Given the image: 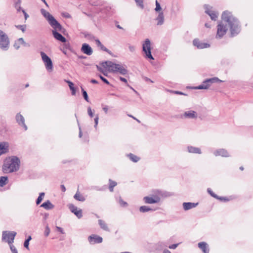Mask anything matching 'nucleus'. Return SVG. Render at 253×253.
Segmentation results:
<instances>
[{"label":"nucleus","mask_w":253,"mask_h":253,"mask_svg":"<svg viewBox=\"0 0 253 253\" xmlns=\"http://www.w3.org/2000/svg\"><path fill=\"white\" fill-rule=\"evenodd\" d=\"M222 21L217 26L216 39H220L226 33L228 28L230 32L231 37H233L238 35L241 30V26L238 19L231 12L224 11L221 16Z\"/></svg>","instance_id":"obj_1"},{"label":"nucleus","mask_w":253,"mask_h":253,"mask_svg":"<svg viewBox=\"0 0 253 253\" xmlns=\"http://www.w3.org/2000/svg\"><path fill=\"white\" fill-rule=\"evenodd\" d=\"M20 164V159L17 156H11L4 161L2 171L5 173L17 171L19 169Z\"/></svg>","instance_id":"obj_2"},{"label":"nucleus","mask_w":253,"mask_h":253,"mask_svg":"<svg viewBox=\"0 0 253 253\" xmlns=\"http://www.w3.org/2000/svg\"><path fill=\"white\" fill-rule=\"evenodd\" d=\"M102 66L108 69V70L113 73H119L122 75H125L127 74V70L126 67L122 65L114 63L111 61H105L102 63Z\"/></svg>","instance_id":"obj_3"},{"label":"nucleus","mask_w":253,"mask_h":253,"mask_svg":"<svg viewBox=\"0 0 253 253\" xmlns=\"http://www.w3.org/2000/svg\"><path fill=\"white\" fill-rule=\"evenodd\" d=\"M41 12L54 29L62 32V30L64 29L62 26L51 14L43 8L41 9Z\"/></svg>","instance_id":"obj_4"},{"label":"nucleus","mask_w":253,"mask_h":253,"mask_svg":"<svg viewBox=\"0 0 253 253\" xmlns=\"http://www.w3.org/2000/svg\"><path fill=\"white\" fill-rule=\"evenodd\" d=\"M223 81L219 80L217 77H213L210 79H207L204 81L201 84L195 87L194 88L196 89H207L214 83H219Z\"/></svg>","instance_id":"obj_5"},{"label":"nucleus","mask_w":253,"mask_h":253,"mask_svg":"<svg viewBox=\"0 0 253 253\" xmlns=\"http://www.w3.org/2000/svg\"><path fill=\"white\" fill-rule=\"evenodd\" d=\"M151 42L149 39H146L142 44V51L144 52L145 58L151 60H154L151 54Z\"/></svg>","instance_id":"obj_6"},{"label":"nucleus","mask_w":253,"mask_h":253,"mask_svg":"<svg viewBox=\"0 0 253 253\" xmlns=\"http://www.w3.org/2000/svg\"><path fill=\"white\" fill-rule=\"evenodd\" d=\"M9 43L8 36L0 30V48L3 50H7L9 47Z\"/></svg>","instance_id":"obj_7"},{"label":"nucleus","mask_w":253,"mask_h":253,"mask_svg":"<svg viewBox=\"0 0 253 253\" xmlns=\"http://www.w3.org/2000/svg\"><path fill=\"white\" fill-rule=\"evenodd\" d=\"M15 231H3L2 234V240L11 244L13 243L15 237L16 235Z\"/></svg>","instance_id":"obj_8"},{"label":"nucleus","mask_w":253,"mask_h":253,"mask_svg":"<svg viewBox=\"0 0 253 253\" xmlns=\"http://www.w3.org/2000/svg\"><path fill=\"white\" fill-rule=\"evenodd\" d=\"M41 55L47 71H52L53 64L51 59L43 51L41 52Z\"/></svg>","instance_id":"obj_9"},{"label":"nucleus","mask_w":253,"mask_h":253,"mask_svg":"<svg viewBox=\"0 0 253 253\" xmlns=\"http://www.w3.org/2000/svg\"><path fill=\"white\" fill-rule=\"evenodd\" d=\"M143 201L145 204H154L158 203L160 201V197L155 194L152 196H145L143 197Z\"/></svg>","instance_id":"obj_10"},{"label":"nucleus","mask_w":253,"mask_h":253,"mask_svg":"<svg viewBox=\"0 0 253 253\" xmlns=\"http://www.w3.org/2000/svg\"><path fill=\"white\" fill-rule=\"evenodd\" d=\"M204 7L205 9V12L210 16L211 19L216 21L218 17V13L216 11H212L210 9V7H211L209 5L205 4L204 5Z\"/></svg>","instance_id":"obj_11"},{"label":"nucleus","mask_w":253,"mask_h":253,"mask_svg":"<svg viewBox=\"0 0 253 253\" xmlns=\"http://www.w3.org/2000/svg\"><path fill=\"white\" fill-rule=\"evenodd\" d=\"M193 44L199 49H203L210 47V44L202 42L197 39H195L193 41Z\"/></svg>","instance_id":"obj_12"},{"label":"nucleus","mask_w":253,"mask_h":253,"mask_svg":"<svg viewBox=\"0 0 253 253\" xmlns=\"http://www.w3.org/2000/svg\"><path fill=\"white\" fill-rule=\"evenodd\" d=\"M181 118L191 119H196L197 118V113L193 110L187 111L181 115Z\"/></svg>","instance_id":"obj_13"},{"label":"nucleus","mask_w":253,"mask_h":253,"mask_svg":"<svg viewBox=\"0 0 253 253\" xmlns=\"http://www.w3.org/2000/svg\"><path fill=\"white\" fill-rule=\"evenodd\" d=\"M68 207L71 211L74 213L78 218H81L83 216L81 209L78 210V208L72 204H69Z\"/></svg>","instance_id":"obj_14"},{"label":"nucleus","mask_w":253,"mask_h":253,"mask_svg":"<svg viewBox=\"0 0 253 253\" xmlns=\"http://www.w3.org/2000/svg\"><path fill=\"white\" fill-rule=\"evenodd\" d=\"M88 240L90 244H94L102 243L103 239L102 237L98 235L92 234L88 237Z\"/></svg>","instance_id":"obj_15"},{"label":"nucleus","mask_w":253,"mask_h":253,"mask_svg":"<svg viewBox=\"0 0 253 253\" xmlns=\"http://www.w3.org/2000/svg\"><path fill=\"white\" fill-rule=\"evenodd\" d=\"M15 120L18 125L23 126L25 130L27 129V126L25 124V119L20 113H17L16 115Z\"/></svg>","instance_id":"obj_16"},{"label":"nucleus","mask_w":253,"mask_h":253,"mask_svg":"<svg viewBox=\"0 0 253 253\" xmlns=\"http://www.w3.org/2000/svg\"><path fill=\"white\" fill-rule=\"evenodd\" d=\"M215 156H221L224 157H229L230 155L228 151L224 149H218L213 152Z\"/></svg>","instance_id":"obj_17"},{"label":"nucleus","mask_w":253,"mask_h":253,"mask_svg":"<svg viewBox=\"0 0 253 253\" xmlns=\"http://www.w3.org/2000/svg\"><path fill=\"white\" fill-rule=\"evenodd\" d=\"M57 31L58 30L55 29L52 31V34L54 38L56 40L62 42H66V38L64 37H63L61 34L58 32Z\"/></svg>","instance_id":"obj_18"},{"label":"nucleus","mask_w":253,"mask_h":253,"mask_svg":"<svg viewBox=\"0 0 253 253\" xmlns=\"http://www.w3.org/2000/svg\"><path fill=\"white\" fill-rule=\"evenodd\" d=\"M81 50L87 55H91L93 52L91 47L87 43L83 44Z\"/></svg>","instance_id":"obj_19"},{"label":"nucleus","mask_w":253,"mask_h":253,"mask_svg":"<svg viewBox=\"0 0 253 253\" xmlns=\"http://www.w3.org/2000/svg\"><path fill=\"white\" fill-rule=\"evenodd\" d=\"M8 147L9 145L7 142L0 143V156L8 152Z\"/></svg>","instance_id":"obj_20"},{"label":"nucleus","mask_w":253,"mask_h":253,"mask_svg":"<svg viewBox=\"0 0 253 253\" xmlns=\"http://www.w3.org/2000/svg\"><path fill=\"white\" fill-rule=\"evenodd\" d=\"M198 247L202 251L203 253L210 252V248L208 244L205 242H200L198 244Z\"/></svg>","instance_id":"obj_21"},{"label":"nucleus","mask_w":253,"mask_h":253,"mask_svg":"<svg viewBox=\"0 0 253 253\" xmlns=\"http://www.w3.org/2000/svg\"><path fill=\"white\" fill-rule=\"evenodd\" d=\"M198 205V203L184 202L183 203V208L185 211H188L194 208Z\"/></svg>","instance_id":"obj_22"},{"label":"nucleus","mask_w":253,"mask_h":253,"mask_svg":"<svg viewBox=\"0 0 253 253\" xmlns=\"http://www.w3.org/2000/svg\"><path fill=\"white\" fill-rule=\"evenodd\" d=\"M187 151L189 153L193 154H202V151L200 148L194 147L192 146H188L187 147Z\"/></svg>","instance_id":"obj_23"},{"label":"nucleus","mask_w":253,"mask_h":253,"mask_svg":"<svg viewBox=\"0 0 253 253\" xmlns=\"http://www.w3.org/2000/svg\"><path fill=\"white\" fill-rule=\"evenodd\" d=\"M155 20L157 21V25L160 26L164 23V14L163 11L159 12L157 17Z\"/></svg>","instance_id":"obj_24"},{"label":"nucleus","mask_w":253,"mask_h":253,"mask_svg":"<svg viewBox=\"0 0 253 253\" xmlns=\"http://www.w3.org/2000/svg\"><path fill=\"white\" fill-rule=\"evenodd\" d=\"M41 207L43 208L46 210H51L54 208V205L50 202V201L47 200V201L42 203Z\"/></svg>","instance_id":"obj_25"},{"label":"nucleus","mask_w":253,"mask_h":253,"mask_svg":"<svg viewBox=\"0 0 253 253\" xmlns=\"http://www.w3.org/2000/svg\"><path fill=\"white\" fill-rule=\"evenodd\" d=\"M98 224L100 226V228L104 230V231H109L110 230L107 226V224L106 223V222L101 220V219H99L98 220Z\"/></svg>","instance_id":"obj_26"},{"label":"nucleus","mask_w":253,"mask_h":253,"mask_svg":"<svg viewBox=\"0 0 253 253\" xmlns=\"http://www.w3.org/2000/svg\"><path fill=\"white\" fill-rule=\"evenodd\" d=\"M95 42L96 45L103 51H106L107 53H110V50L105 47L98 39L95 40Z\"/></svg>","instance_id":"obj_27"},{"label":"nucleus","mask_w":253,"mask_h":253,"mask_svg":"<svg viewBox=\"0 0 253 253\" xmlns=\"http://www.w3.org/2000/svg\"><path fill=\"white\" fill-rule=\"evenodd\" d=\"M156 194L157 196H159L160 197V199L161 198L169 197L171 195L169 193L161 190H157Z\"/></svg>","instance_id":"obj_28"},{"label":"nucleus","mask_w":253,"mask_h":253,"mask_svg":"<svg viewBox=\"0 0 253 253\" xmlns=\"http://www.w3.org/2000/svg\"><path fill=\"white\" fill-rule=\"evenodd\" d=\"M21 0H13V5L17 12H20L22 9L21 7Z\"/></svg>","instance_id":"obj_29"},{"label":"nucleus","mask_w":253,"mask_h":253,"mask_svg":"<svg viewBox=\"0 0 253 253\" xmlns=\"http://www.w3.org/2000/svg\"><path fill=\"white\" fill-rule=\"evenodd\" d=\"M167 244L162 242H159L155 244V248L157 250L161 251L163 250L164 248L167 247Z\"/></svg>","instance_id":"obj_30"},{"label":"nucleus","mask_w":253,"mask_h":253,"mask_svg":"<svg viewBox=\"0 0 253 253\" xmlns=\"http://www.w3.org/2000/svg\"><path fill=\"white\" fill-rule=\"evenodd\" d=\"M74 198L77 201L80 202H84L85 200V198L77 191L75 195L74 196Z\"/></svg>","instance_id":"obj_31"},{"label":"nucleus","mask_w":253,"mask_h":253,"mask_svg":"<svg viewBox=\"0 0 253 253\" xmlns=\"http://www.w3.org/2000/svg\"><path fill=\"white\" fill-rule=\"evenodd\" d=\"M127 156L129 158V159L133 162L136 163L140 160V158L138 156L129 153L127 155Z\"/></svg>","instance_id":"obj_32"},{"label":"nucleus","mask_w":253,"mask_h":253,"mask_svg":"<svg viewBox=\"0 0 253 253\" xmlns=\"http://www.w3.org/2000/svg\"><path fill=\"white\" fill-rule=\"evenodd\" d=\"M139 211L142 213L147 212L150 211H153V210L148 206H142L139 209Z\"/></svg>","instance_id":"obj_33"},{"label":"nucleus","mask_w":253,"mask_h":253,"mask_svg":"<svg viewBox=\"0 0 253 253\" xmlns=\"http://www.w3.org/2000/svg\"><path fill=\"white\" fill-rule=\"evenodd\" d=\"M109 189L110 192H113L114 191V188L115 186H116L117 184V182L115 181H113L111 180V179H109Z\"/></svg>","instance_id":"obj_34"},{"label":"nucleus","mask_w":253,"mask_h":253,"mask_svg":"<svg viewBox=\"0 0 253 253\" xmlns=\"http://www.w3.org/2000/svg\"><path fill=\"white\" fill-rule=\"evenodd\" d=\"M8 181V177L7 176H0V187L4 186Z\"/></svg>","instance_id":"obj_35"},{"label":"nucleus","mask_w":253,"mask_h":253,"mask_svg":"<svg viewBox=\"0 0 253 253\" xmlns=\"http://www.w3.org/2000/svg\"><path fill=\"white\" fill-rule=\"evenodd\" d=\"M67 83L68 84L69 88L72 91V94L73 95H75L76 94V89L74 87V84L71 81H67Z\"/></svg>","instance_id":"obj_36"},{"label":"nucleus","mask_w":253,"mask_h":253,"mask_svg":"<svg viewBox=\"0 0 253 253\" xmlns=\"http://www.w3.org/2000/svg\"><path fill=\"white\" fill-rule=\"evenodd\" d=\"M44 196V193L42 192L40 193V195L36 200V204L39 205L43 199V197Z\"/></svg>","instance_id":"obj_37"},{"label":"nucleus","mask_w":253,"mask_h":253,"mask_svg":"<svg viewBox=\"0 0 253 253\" xmlns=\"http://www.w3.org/2000/svg\"><path fill=\"white\" fill-rule=\"evenodd\" d=\"M81 90L83 94V96L84 99L87 101L89 102V98L87 93V92L81 86Z\"/></svg>","instance_id":"obj_38"},{"label":"nucleus","mask_w":253,"mask_h":253,"mask_svg":"<svg viewBox=\"0 0 253 253\" xmlns=\"http://www.w3.org/2000/svg\"><path fill=\"white\" fill-rule=\"evenodd\" d=\"M155 4H156V7L155 8V11L158 12L162 11L161 5H160V3L157 0H156Z\"/></svg>","instance_id":"obj_39"},{"label":"nucleus","mask_w":253,"mask_h":253,"mask_svg":"<svg viewBox=\"0 0 253 253\" xmlns=\"http://www.w3.org/2000/svg\"><path fill=\"white\" fill-rule=\"evenodd\" d=\"M118 201L120 205L122 207H126L128 205L127 203L126 202L124 201L120 196L119 197Z\"/></svg>","instance_id":"obj_40"},{"label":"nucleus","mask_w":253,"mask_h":253,"mask_svg":"<svg viewBox=\"0 0 253 253\" xmlns=\"http://www.w3.org/2000/svg\"><path fill=\"white\" fill-rule=\"evenodd\" d=\"M136 5L143 9L144 8L143 0H134Z\"/></svg>","instance_id":"obj_41"},{"label":"nucleus","mask_w":253,"mask_h":253,"mask_svg":"<svg viewBox=\"0 0 253 253\" xmlns=\"http://www.w3.org/2000/svg\"><path fill=\"white\" fill-rule=\"evenodd\" d=\"M84 37L86 39H88L89 40H91V41H92V40H94L95 41V40H96L95 39L94 36L93 35L91 34H85Z\"/></svg>","instance_id":"obj_42"},{"label":"nucleus","mask_w":253,"mask_h":253,"mask_svg":"<svg viewBox=\"0 0 253 253\" xmlns=\"http://www.w3.org/2000/svg\"><path fill=\"white\" fill-rule=\"evenodd\" d=\"M207 191H208V193L209 194H210V195L211 197H213L214 198H216L218 197V195H217L216 194L214 193L211 188H208Z\"/></svg>","instance_id":"obj_43"},{"label":"nucleus","mask_w":253,"mask_h":253,"mask_svg":"<svg viewBox=\"0 0 253 253\" xmlns=\"http://www.w3.org/2000/svg\"><path fill=\"white\" fill-rule=\"evenodd\" d=\"M7 131V127L6 126H2L0 127V135Z\"/></svg>","instance_id":"obj_44"},{"label":"nucleus","mask_w":253,"mask_h":253,"mask_svg":"<svg viewBox=\"0 0 253 253\" xmlns=\"http://www.w3.org/2000/svg\"><path fill=\"white\" fill-rule=\"evenodd\" d=\"M10 250L12 253H18L17 250L15 246L12 244H9Z\"/></svg>","instance_id":"obj_45"},{"label":"nucleus","mask_w":253,"mask_h":253,"mask_svg":"<svg viewBox=\"0 0 253 253\" xmlns=\"http://www.w3.org/2000/svg\"><path fill=\"white\" fill-rule=\"evenodd\" d=\"M99 77L100 78V79L102 80V81L103 83H104L105 84H108V85L110 84L109 82L106 78L103 77L102 75H99Z\"/></svg>","instance_id":"obj_46"},{"label":"nucleus","mask_w":253,"mask_h":253,"mask_svg":"<svg viewBox=\"0 0 253 253\" xmlns=\"http://www.w3.org/2000/svg\"><path fill=\"white\" fill-rule=\"evenodd\" d=\"M215 199L219 200L223 202H227L229 201V199L228 198L224 197H219L218 196L217 198H216Z\"/></svg>","instance_id":"obj_47"},{"label":"nucleus","mask_w":253,"mask_h":253,"mask_svg":"<svg viewBox=\"0 0 253 253\" xmlns=\"http://www.w3.org/2000/svg\"><path fill=\"white\" fill-rule=\"evenodd\" d=\"M16 27L18 29L21 30L23 32H24L26 29V25H19L17 26Z\"/></svg>","instance_id":"obj_48"},{"label":"nucleus","mask_w":253,"mask_h":253,"mask_svg":"<svg viewBox=\"0 0 253 253\" xmlns=\"http://www.w3.org/2000/svg\"><path fill=\"white\" fill-rule=\"evenodd\" d=\"M94 123H95L94 127L96 128L97 126L98 125V120H99L98 115H96L95 118H94Z\"/></svg>","instance_id":"obj_49"},{"label":"nucleus","mask_w":253,"mask_h":253,"mask_svg":"<svg viewBox=\"0 0 253 253\" xmlns=\"http://www.w3.org/2000/svg\"><path fill=\"white\" fill-rule=\"evenodd\" d=\"M50 229L48 227V226H47L46 227H45V231H44V235L45 236L47 237L49 235V233H50Z\"/></svg>","instance_id":"obj_50"},{"label":"nucleus","mask_w":253,"mask_h":253,"mask_svg":"<svg viewBox=\"0 0 253 253\" xmlns=\"http://www.w3.org/2000/svg\"><path fill=\"white\" fill-rule=\"evenodd\" d=\"M87 113L90 118L93 117V112L92 111V110H91L90 107H88L87 108Z\"/></svg>","instance_id":"obj_51"},{"label":"nucleus","mask_w":253,"mask_h":253,"mask_svg":"<svg viewBox=\"0 0 253 253\" xmlns=\"http://www.w3.org/2000/svg\"><path fill=\"white\" fill-rule=\"evenodd\" d=\"M128 49L129 50V51L131 52H134L135 50V47L133 45H128Z\"/></svg>","instance_id":"obj_52"},{"label":"nucleus","mask_w":253,"mask_h":253,"mask_svg":"<svg viewBox=\"0 0 253 253\" xmlns=\"http://www.w3.org/2000/svg\"><path fill=\"white\" fill-rule=\"evenodd\" d=\"M179 244H174L169 246L170 249H175L178 246Z\"/></svg>","instance_id":"obj_53"},{"label":"nucleus","mask_w":253,"mask_h":253,"mask_svg":"<svg viewBox=\"0 0 253 253\" xmlns=\"http://www.w3.org/2000/svg\"><path fill=\"white\" fill-rule=\"evenodd\" d=\"M171 91L176 94L187 95V94H185L184 93H183L182 92L179 91Z\"/></svg>","instance_id":"obj_54"},{"label":"nucleus","mask_w":253,"mask_h":253,"mask_svg":"<svg viewBox=\"0 0 253 253\" xmlns=\"http://www.w3.org/2000/svg\"><path fill=\"white\" fill-rule=\"evenodd\" d=\"M56 228L57 231L60 232L61 234H63L65 233V232L64 231V230L61 227H58V226H56Z\"/></svg>","instance_id":"obj_55"},{"label":"nucleus","mask_w":253,"mask_h":253,"mask_svg":"<svg viewBox=\"0 0 253 253\" xmlns=\"http://www.w3.org/2000/svg\"><path fill=\"white\" fill-rule=\"evenodd\" d=\"M29 242L28 241H26L25 240L24 243V247L27 249H29Z\"/></svg>","instance_id":"obj_56"},{"label":"nucleus","mask_w":253,"mask_h":253,"mask_svg":"<svg viewBox=\"0 0 253 253\" xmlns=\"http://www.w3.org/2000/svg\"><path fill=\"white\" fill-rule=\"evenodd\" d=\"M21 11L23 12L25 20H26L29 17V15L26 12L25 10L24 9H22Z\"/></svg>","instance_id":"obj_57"},{"label":"nucleus","mask_w":253,"mask_h":253,"mask_svg":"<svg viewBox=\"0 0 253 253\" xmlns=\"http://www.w3.org/2000/svg\"><path fill=\"white\" fill-rule=\"evenodd\" d=\"M17 42H18L20 44H22V43H25V42H24V39H23L22 38H19V39L18 40Z\"/></svg>","instance_id":"obj_58"},{"label":"nucleus","mask_w":253,"mask_h":253,"mask_svg":"<svg viewBox=\"0 0 253 253\" xmlns=\"http://www.w3.org/2000/svg\"><path fill=\"white\" fill-rule=\"evenodd\" d=\"M14 47L16 49H18L20 47V44L17 42H15L14 44Z\"/></svg>","instance_id":"obj_59"},{"label":"nucleus","mask_w":253,"mask_h":253,"mask_svg":"<svg viewBox=\"0 0 253 253\" xmlns=\"http://www.w3.org/2000/svg\"><path fill=\"white\" fill-rule=\"evenodd\" d=\"M91 189H95L97 191H102L103 190V188H99L98 187H97V186H93L91 187Z\"/></svg>","instance_id":"obj_60"},{"label":"nucleus","mask_w":253,"mask_h":253,"mask_svg":"<svg viewBox=\"0 0 253 253\" xmlns=\"http://www.w3.org/2000/svg\"><path fill=\"white\" fill-rule=\"evenodd\" d=\"M143 79L146 82H150L152 83H154L153 81H152L150 79L146 77H144Z\"/></svg>","instance_id":"obj_61"},{"label":"nucleus","mask_w":253,"mask_h":253,"mask_svg":"<svg viewBox=\"0 0 253 253\" xmlns=\"http://www.w3.org/2000/svg\"><path fill=\"white\" fill-rule=\"evenodd\" d=\"M119 79H120V80L122 82H124V83H125L127 84V80H126V79H125V78H123V77H120Z\"/></svg>","instance_id":"obj_62"},{"label":"nucleus","mask_w":253,"mask_h":253,"mask_svg":"<svg viewBox=\"0 0 253 253\" xmlns=\"http://www.w3.org/2000/svg\"><path fill=\"white\" fill-rule=\"evenodd\" d=\"M60 188L62 192H64L66 191V187L64 185H61Z\"/></svg>","instance_id":"obj_63"},{"label":"nucleus","mask_w":253,"mask_h":253,"mask_svg":"<svg viewBox=\"0 0 253 253\" xmlns=\"http://www.w3.org/2000/svg\"><path fill=\"white\" fill-rule=\"evenodd\" d=\"M90 83H92V84H97L98 83V82H97V81H96V80L95 79H91L90 80Z\"/></svg>","instance_id":"obj_64"}]
</instances>
